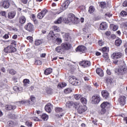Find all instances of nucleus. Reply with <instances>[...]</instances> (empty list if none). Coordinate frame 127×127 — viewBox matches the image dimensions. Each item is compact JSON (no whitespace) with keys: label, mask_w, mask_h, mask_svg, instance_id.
<instances>
[{"label":"nucleus","mask_w":127,"mask_h":127,"mask_svg":"<svg viewBox=\"0 0 127 127\" xmlns=\"http://www.w3.org/2000/svg\"><path fill=\"white\" fill-rule=\"evenodd\" d=\"M105 81L107 84H112V81L111 77H106L105 79Z\"/></svg>","instance_id":"c03bdc74"},{"label":"nucleus","mask_w":127,"mask_h":127,"mask_svg":"<svg viewBox=\"0 0 127 127\" xmlns=\"http://www.w3.org/2000/svg\"><path fill=\"white\" fill-rule=\"evenodd\" d=\"M53 106L50 103H48L46 105L45 107V110L46 112H47V113H49V114H50L51 112H52V108Z\"/></svg>","instance_id":"a211bd4d"},{"label":"nucleus","mask_w":127,"mask_h":127,"mask_svg":"<svg viewBox=\"0 0 127 127\" xmlns=\"http://www.w3.org/2000/svg\"><path fill=\"white\" fill-rule=\"evenodd\" d=\"M5 110L7 111H12V110H15L16 109V106L11 105H6L5 106Z\"/></svg>","instance_id":"393cba45"},{"label":"nucleus","mask_w":127,"mask_h":127,"mask_svg":"<svg viewBox=\"0 0 127 127\" xmlns=\"http://www.w3.org/2000/svg\"><path fill=\"white\" fill-rule=\"evenodd\" d=\"M30 18H31V20H32V21L34 22V24H35V25L38 24V23H39L38 20L37 19H36V16H35V14H32L30 16Z\"/></svg>","instance_id":"bb28decb"},{"label":"nucleus","mask_w":127,"mask_h":127,"mask_svg":"<svg viewBox=\"0 0 127 127\" xmlns=\"http://www.w3.org/2000/svg\"><path fill=\"white\" fill-rule=\"evenodd\" d=\"M101 102V97L99 95L95 94L92 97V104H99Z\"/></svg>","instance_id":"0eeeda50"},{"label":"nucleus","mask_w":127,"mask_h":127,"mask_svg":"<svg viewBox=\"0 0 127 127\" xmlns=\"http://www.w3.org/2000/svg\"><path fill=\"white\" fill-rule=\"evenodd\" d=\"M127 98L125 96H120L118 99V102L120 105L123 107L126 105V100Z\"/></svg>","instance_id":"f3484780"},{"label":"nucleus","mask_w":127,"mask_h":127,"mask_svg":"<svg viewBox=\"0 0 127 127\" xmlns=\"http://www.w3.org/2000/svg\"><path fill=\"white\" fill-rule=\"evenodd\" d=\"M80 102L82 105H87V99L85 98L84 97H82L80 98Z\"/></svg>","instance_id":"f704fd0d"},{"label":"nucleus","mask_w":127,"mask_h":127,"mask_svg":"<svg viewBox=\"0 0 127 127\" xmlns=\"http://www.w3.org/2000/svg\"><path fill=\"white\" fill-rule=\"evenodd\" d=\"M16 14V11H12L8 13L7 17L8 18H9V19H12V18H14V17L15 16Z\"/></svg>","instance_id":"4be33fe9"},{"label":"nucleus","mask_w":127,"mask_h":127,"mask_svg":"<svg viewBox=\"0 0 127 127\" xmlns=\"http://www.w3.org/2000/svg\"><path fill=\"white\" fill-rule=\"evenodd\" d=\"M48 12V10L46 9H44L42 11L40 12L39 13L37 14V18L39 19H42L45 16V15L46 13Z\"/></svg>","instance_id":"2eb2a0df"},{"label":"nucleus","mask_w":127,"mask_h":127,"mask_svg":"<svg viewBox=\"0 0 127 127\" xmlns=\"http://www.w3.org/2000/svg\"><path fill=\"white\" fill-rule=\"evenodd\" d=\"M73 106H74L75 109L77 110L78 108L80 107L81 104L79 102H73Z\"/></svg>","instance_id":"58836bf2"},{"label":"nucleus","mask_w":127,"mask_h":127,"mask_svg":"<svg viewBox=\"0 0 127 127\" xmlns=\"http://www.w3.org/2000/svg\"><path fill=\"white\" fill-rule=\"evenodd\" d=\"M10 45L12 46L13 45H16V41L15 40H12L10 43Z\"/></svg>","instance_id":"338daca9"},{"label":"nucleus","mask_w":127,"mask_h":127,"mask_svg":"<svg viewBox=\"0 0 127 127\" xmlns=\"http://www.w3.org/2000/svg\"><path fill=\"white\" fill-rule=\"evenodd\" d=\"M24 28L29 32H32L34 30V26L31 23H28L24 26Z\"/></svg>","instance_id":"9b49d317"},{"label":"nucleus","mask_w":127,"mask_h":127,"mask_svg":"<svg viewBox=\"0 0 127 127\" xmlns=\"http://www.w3.org/2000/svg\"><path fill=\"white\" fill-rule=\"evenodd\" d=\"M120 15H121V16H123V17L127 16V12L125 10H123L120 13Z\"/></svg>","instance_id":"603ef678"},{"label":"nucleus","mask_w":127,"mask_h":127,"mask_svg":"<svg viewBox=\"0 0 127 127\" xmlns=\"http://www.w3.org/2000/svg\"><path fill=\"white\" fill-rule=\"evenodd\" d=\"M82 98V95L80 94H75L74 95V99L75 100H80Z\"/></svg>","instance_id":"864d4df0"},{"label":"nucleus","mask_w":127,"mask_h":127,"mask_svg":"<svg viewBox=\"0 0 127 127\" xmlns=\"http://www.w3.org/2000/svg\"><path fill=\"white\" fill-rule=\"evenodd\" d=\"M67 86V84L66 82H60L58 84V89H62V88H64Z\"/></svg>","instance_id":"c756f323"},{"label":"nucleus","mask_w":127,"mask_h":127,"mask_svg":"<svg viewBox=\"0 0 127 127\" xmlns=\"http://www.w3.org/2000/svg\"><path fill=\"white\" fill-rule=\"evenodd\" d=\"M110 27L112 28L113 31H117L119 29V26L117 25L111 24Z\"/></svg>","instance_id":"473e14b6"},{"label":"nucleus","mask_w":127,"mask_h":127,"mask_svg":"<svg viewBox=\"0 0 127 127\" xmlns=\"http://www.w3.org/2000/svg\"><path fill=\"white\" fill-rule=\"evenodd\" d=\"M124 54L119 52L116 53H113V54L112 55V57L114 60H115V59H120V58H122V57H123Z\"/></svg>","instance_id":"ddd939ff"},{"label":"nucleus","mask_w":127,"mask_h":127,"mask_svg":"<svg viewBox=\"0 0 127 127\" xmlns=\"http://www.w3.org/2000/svg\"><path fill=\"white\" fill-rule=\"evenodd\" d=\"M58 34H55L53 31H50L47 37L48 40L50 41H54L56 39Z\"/></svg>","instance_id":"39448f33"},{"label":"nucleus","mask_w":127,"mask_h":127,"mask_svg":"<svg viewBox=\"0 0 127 127\" xmlns=\"http://www.w3.org/2000/svg\"><path fill=\"white\" fill-rule=\"evenodd\" d=\"M46 92L48 95H52V94H53V89H52V88H48L46 90Z\"/></svg>","instance_id":"de8ad7c7"},{"label":"nucleus","mask_w":127,"mask_h":127,"mask_svg":"<svg viewBox=\"0 0 127 127\" xmlns=\"http://www.w3.org/2000/svg\"><path fill=\"white\" fill-rule=\"evenodd\" d=\"M3 38L4 39H8L9 38V32H8L7 34H5L3 36Z\"/></svg>","instance_id":"bf43d9fd"},{"label":"nucleus","mask_w":127,"mask_h":127,"mask_svg":"<svg viewBox=\"0 0 127 127\" xmlns=\"http://www.w3.org/2000/svg\"><path fill=\"white\" fill-rule=\"evenodd\" d=\"M62 17H59L56 21H55L54 23L56 24H59L60 23H61L62 22Z\"/></svg>","instance_id":"ea45409f"},{"label":"nucleus","mask_w":127,"mask_h":127,"mask_svg":"<svg viewBox=\"0 0 127 127\" xmlns=\"http://www.w3.org/2000/svg\"><path fill=\"white\" fill-rule=\"evenodd\" d=\"M16 48L11 45L8 46L3 49L4 52L7 54L14 53L16 52Z\"/></svg>","instance_id":"20e7f679"},{"label":"nucleus","mask_w":127,"mask_h":127,"mask_svg":"<svg viewBox=\"0 0 127 127\" xmlns=\"http://www.w3.org/2000/svg\"><path fill=\"white\" fill-rule=\"evenodd\" d=\"M42 44V41L41 40H36L35 41V45L36 46H38L39 45H41Z\"/></svg>","instance_id":"4c0bfd02"},{"label":"nucleus","mask_w":127,"mask_h":127,"mask_svg":"<svg viewBox=\"0 0 127 127\" xmlns=\"http://www.w3.org/2000/svg\"><path fill=\"white\" fill-rule=\"evenodd\" d=\"M70 4V1L69 0H67L63 4V10H65V9H67L68 8V6Z\"/></svg>","instance_id":"cd10ccee"},{"label":"nucleus","mask_w":127,"mask_h":127,"mask_svg":"<svg viewBox=\"0 0 127 127\" xmlns=\"http://www.w3.org/2000/svg\"><path fill=\"white\" fill-rule=\"evenodd\" d=\"M8 72L10 75H15L16 71L14 69H10L8 70Z\"/></svg>","instance_id":"8fccbe9b"},{"label":"nucleus","mask_w":127,"mask_h":127,"mask_svg":"<svg viewBox=\"0 0 127 127\" xmlns=\"http://www.w3.org/2000/svg\"><path fill=\"white\" fill-rule=\"evenodd\" d=\"M68 82L71 84V85L74 86H80V85H81V81L76 78V77L73 75L68 77Z\"/></svg>","instance_id":"7ed1b4c3"},{"label":"nucleus","mask_w":127,"mask_h":127,"mask_svg":"<svg viewBox=\"0 0 127 127\" xmlns=\"http://www.w3.org/2000/svg\"><path fill=\"white\" fill-rule=\"evenodd\" d=\"M60 34H58L57 38H56L54 40L55 43L57 44V45H60L62 43V39L61 38H59Z\"/></svg>","instance_id":"a878e982"},{"label":"nucleus","mask_w":127,"mask_h":127,"mask_svg":"<svg viewBox=\"0 0 127 127\" xmlns=\"http://www.w3.org/2000/svg\"><path fill=\"white\" fill-rule=\"evenodd\" d=\"M55 51L60 54H64L65 53V51L63 47H62V46H58L57 48H56Z\"/></svg>","instance_id":"6ab92c4d"},{"label":"nucleus","mask_w":127,"mask_h":127,"mask_svg":"<svg viewBox=\"0 0 127 127\" xmlns=\"http://www.w3.org/2000/svg\"><path fill=\"white\" fill-rule=\"evenodd\" d=\"M79 65H80L83 68H88L92 65L91 62L87 60H84L79 63Z\"/></svg>","instance_id":"423d86ee"},{"label":"nucleus","mask_w":127,"mask_h":127,"mask_svg":"<svg viewBox=\"0 0 127 127\" xmlns=\"http://www.w3.org/2000/svg\"><path fill=\"white\" fill-rule=\"evenodd\" d=\"M87 111V107L86 106L81 105L77 109V112L79 115H81L83 113H85Z\"/></svg>","instance_id":"dca6fc26"},{"label":"nucleus","mask_w":127,"mask_h":127,"mask_svg":"<svg viewBox=\"0 0 127 127\" xmlns=\"http://www.w3.org/2000/svg\"><path fill=\"white\" fill-rule=\"evenodd\" d=\"M95 11V7L93 6H90L89 7L88 12L89 13H93Z\"/></svg>","instance_id":"79ce46f5"},{"label":"nucleus","mask_w":127,"mask_h":127,"mask_svg":"<svg viewBox=\"0 0 127 127\" xmlns=\"http://www.w3.org/2000/svg\"><path fill=\"white\" fill-rule=\"evenodd\" d=\"M98 44L100 46H103L104 45V43L103 40H100L98 41Z\"/></svg>","instance_id":"e2e57ef3"},{"label":"nucleus","mask_w":127,"mask_h":127,"mask_svg":"<svg viewBox=\"0 0 127 127\" xmlns=\"http://www.w3.org/2000/svg\"><path fill=\"white\" fill-rule=\"evenodd\" d=\"M122 40H121V39H117L116 41H115V44L116 46H121V44H122Z\"/></svg>","instance_id":"72a5a7b5"},{"label":"nucleus","mask_w":127,"mask_h":127,"mask_svg":"<svg viewBox=\"0 0 127 127\" xmlns=\"http://www.w3.org/2000/svg\"><path fill=\"white\" fill-rule=\"evenodd\" d=\"M26 126H27L28 127H32V122H29L28 121H26L25 122Z\"/></svg>","instance_id":"4d7b16f0"},{"label":"nucleus","mask_w":127,"mask_h":127,"mask_svg":"<svg viewBox=\"0 0 127 127\" xmlns=\"http://www.w3.org/2000/svg\"><path fill=\"white\" fill-rule=\"evenodd\" d=\"M101 95L103 99H108L109 96H110V93L108 90H104L101 91Z\"/></svg>","instance_id":"412c9836"},{"label":"nucleus","mask_w":127,"mask_h":127,"mask_svg":"<svg viewBox=\"0 0 127 127\" xmlns=\"http://www.w3.org/2000/svg\"><path fill=\"white\" fill-rule=\"evenodd\" d=\"M116 38H117V36L114 34L110 35V37H108L109 40H115Z\"/></svg>","instance_id":"e433bc0d"},{"label":"nucleus","mask_w":127,"mask_h":127,"mask_svg":"<svg viewBox=\"0 0 127 127\" xmlns=\"http://www.w3.org/2000/svg\"><path fill=\"white\" fill-rule=\"evenodd\" d=\"M96 73L100 77H104V70L101 68H97L96 70Z\"/></svg>","instance_id":"5701e85b"},{"label":"nucleus","mask_w":127,"mask_h":127,"mask_svg":"<svg viewBox=\"0 0 127 127\" xmlns=\"http://www.w3.org/2000/svg\"><path fill=\"white\" fill-rule=\"evenodd\" d=\"M18 22L20 25H23L26 22V18L24 16H21L18 19Z\"/></svg>","instance_id":"aec40b11"},{"label":"nucleus","mask_w":127,"mask_h":127,"mask_svg":"<svg viewBox=\"0 0 127 127\" xmlns=\"http://www.w3.org/2000/svg\"><path fill=\"white\" fill-rule=\"evenodd\" d=\"M35 64L36 65H41L42 64V62L39 60H38L35 61Z\"/></svg>","instance_id":"13d9d810"},{"label":"nucleus","mask_w":127,"mask_h":127,"mask_svg":"<svg viewBox=\"0 0 127 127\" xmlns=\"http://www.w3.org/2000/svg\"><path fill=\"white\" fill-rule=\"evenodd\" d=\"M13 89L14 90V91H15V92H18V91H19V87L15 86L13 87Z\"/></svg>","instance_id":"0e129e2a"},{"label":"nucleus","mask_w":127,"mask_h":127,"mask_svg":"<svg viewBox=\"0 0 127 127\" xmlns=\"http://www.w3.org/2000/svg\"><path fill=\"white\" fill-rule=\"evenodd\" d=\"M55 111L56 113H61L63 112V109L60 107H56L55 109Z\"/></svg>","instance_id":"a19ab883"},{"label":"nucleus","mask_w":127,"mask_h":127,"mask_svg":"<svg viewBox=\"0 0 127 127\" xmlns=\"http://www.w3.org/2000/svg\"><path fill=\"white\" fill-rule=\"evenodd\" d=\"M123 6L124 7H126L127 6V0H126L125 1H124V2L123 3Z\"/></svg>","instance_id":"774afa93"},{"label":"nucleus","mask_w":127,"mask_h":127,"mask_svg":"<svg viewBox=\"0 0 127 127\" xmlns=\"http://www.w3.org/2000/svg\"><path fill=\"white\" fill-rule=\"evenodd\" d=\"M125 72H127V68L126 67V65H125L120 66V67L117 68L116 70V72L118 73L119 75L120 74L123 75V74H124V73Z\"/></svg>","instance_id":"1a4fd4ad"},{"label":"nucleus","mask_w":127,"mask_h":127,"mask_svg":"<svg viewBox=\"0 0 127 127\" xmlns=\"http://www.w3.org/2000/svg\"><path fill=\"white\" fill-rule=\"evenodd\" d=\"M64 39L66 41H70L71 40V37H70V34L69 33H66L64 34Z\"/></svg>","instance_id":"2f4dec72"},{"label":"nucleus","mask_w":127,"mask_h":127,"mask_svg":"<svg viewBox=\"0 0 127 127\" xmlns=\"http://www.w3.org/2000/svg\"><path fill=\"white\" fill-rule=\"evenodd\" d=\"M99 6H101V8H105L107 5V3L105 1H101L100 2H99Z\"/></svg>","instance_id":"c9c22d12"},{"label":"nucleus","mask_w":127,"mask_h":127,"mask_svg":"<svg viewBox=\"0 0 127 127\" xmlns=\"http://www.w3.org/2000/svg\"><path fill=\"white\" fill-rule=\"evenodd\" d=\"M52 28L56 32H59L60 31V28H59V27L57 26H53Z\"/></svg>","instance_id":"49530a36"},{"label":"nucleus","mask_w":127,"mask_h":127,"mask_svg":"<svg viewBox=\"0 0 127 127\" xmlns=\"http://www.w3.org/2000/svg\"><path fill=\"white\" fill-rule=\"evenodd\" d=\"M111 103L109 102H103L100 105L101 110L99 112L100 115H104L107 112L106 109H110L111 108Z\"/></svg>","instance_id":"f03ea898"},{"label":"nucleus","mask_w":127,"mask_h":127,"mask_svg":"<svg viewBox=\"0 0 127 127\" xmlns=\"http://www.w3.org/2000/svg\"><path fill=\"white\" fill-rule=\"evenodd\" d=\"M101 30H106L108 28V24L106 22H102L100 25Z\"/></svg>","instance_id":"b1692460"},{"label":"nucleus","mask_w":127,"mask_h":127,"mask_svg":"<svg viewBox=\"0 0 127 127\" xmlns=\"http://www.w3.org/2000/svg\"><path fill=\"white\" fill-rule=\"evenodd\" d=\"M41 118L43 121H47L48 120V115L44 114L41 116Z\"/></svg>","instance_id":"37998d69"},{"label":"nucleus","mask_w":127,"mask_h":127,"mask_svg":"<svg viewBox=\"0 0 127 127\" xmlns=\"http://www.w3.org/2000/svg\"><path fill=\"white\" fill-rule=\"evenodd\" d=\"M0 6H2L5 9H7L10 6V0H4L2 2H1Z\"/></svg>","instance_id":"f8f14e48"},{"label":"nucleus","mask_w":127,"mask_h":127,"mask_svg":"<svg viewBox=\"0 0 127 127\" xmlns=\"http://www.w3.org/2000/svg\"><path fill=\"white\" fill-rule=\"evenodd\" d=\"M112 34V32H111V31H107L106 32H105V35H106V36L109 39V37H110V36H111V35Z\"/></svg>","instance_id":"3c124183"},{"label":"nucleus","mask_w":127,"mask_h":127,"mask_svg":"<svg viewBox=\"0 0 127 127\" xmlns=\"http://www.w3.org/2000/svg\"><path fill=\"white\" fill-rule=\"evenodd\" d=\"M27 39L29 40V42H31V43H32L33 41V38L31 36L27 37Z\"/></svg>","instance_id":"680f3d73"},{"label":"nucleus","mask_w":127,"mask_h":127,"mask_svg":"<svg viewBox=\"0 0 127 127\" xmlns=\"http://www.w3.org/2000/svg\"><path fill=\"white\" fill-rule=\"evenodd\" d=\"M61 46L64 48V51L70 50V49L72 48V44L68 42L63 43L61 44Z\"/></svg>","instance_id":"9d476101"},{"label":"nucleus","mask_w":127,"mask_h":127,"mask_svg":"<svg viewBox=\"0 0 127 127\" xmlns=\"http://www.w3.org/2000/svg\"><path fill=\"white\" fill-rule=\"evenodd\" d=\"M53 69L51 67H49L46 69L44 71V74L45 75H50L51 73H52Z\"/></svg>","instance_id":"7c9ffc66"},{"label":"nucleus","mask_w":127,"mask_h":127,"mask_svg":"<svg viewBox=\"0 0 127 127\" xmlns=\"http://www.w3.org/2000/svg\"><path fill=\"white\" fill-rule=\"evenodd\" d=\"M19 103L21 105H24L25 104L29 103V101H28V100H22L21 101H19Z\"/></svg>","instance_id":"5fc2aeb1"},{"label":"nucleus","mask_w":127,"mask_h":127,"mask_svg":"<svg viewBox=\"0 0 127 127\" xmlns=\"http://www.w3.org/2000/svg\"><path fill=\"white\" fill-rule=\"evenodd\" d=\"M66 23H74V24H77L79 23V18L75 16V14L70 13L67 15V19L64 21Z\"/></svg>","instance_id":"f257e3e1"},{"label":"nucleus","mask_w":127,"mask_h":127,"mask_svg":"<svg viewBox=\"0 0 127 127\" xmlns=\"http://www.w3.org/2000/svg\"><path fill=\"white\" fill-rule=\"evenodd\" d=\"M29 79H25L23 81V83L24 84V86H27V84H29Z\"/></svg>","instance_id":"09e8293b"},{"label":"nucleus","mask_w":127,"mask_h":127,"mask_svg":"<svg viewBox=\"0 0 127 127\" xmlns=\"http://www.w3.org/2000/svg\"><path fill=\"white\" fill-rule=\"evenodd\" d=\"M73 106H74V102L73 101H67L65 104V107L68 109H71Z\"/></svg>","instance_id":"c85d7f7f"},{"label":"nucleus","mask_w":127,"mask_h":127,"mask_svg":"<svg viewBox=\"0 0 127 127\" xmlns=\"http://www.w3.org/2000/svg\"><path fill=\"white\" fill-rule=\"evenodd\" d=\"M9 127H14V122L13 121H10L8 124Z\"/></svg>","instance_id":"6e6d98bb"},{"label":"nucleus","mask_w":127,"mask_h":127,"mask_svg":"<svg viewBox=\"0 0 127 127\" xmlns=\"http://www.w3.org/2000/svg\"><path fill=\"white\" fill-rule=\"evenodd\" d=\"M64 92L65 94H70V93H72V89H71V88H67L64 89Z\"/></svg>","instance_id":"a18cd8bd"},{"label":"nucleus","mask_w":127,"mask_h":127,"mask_svg":"<svg viewBox=\"0 0 127 127\" xmlns=\"http://www.w3.org/2000/svg\"><path fill=\"white\" fill-rule=\"evenodd\" d=\"M30 99L31 102H34L35 101V99L36 98H35V97H34V96L31 95L30 98Z\"/></svg>","instance_id":"69168bd1"},{"label":"nucleus","mask_w":127,"mask_h":127,"mask_svg":"<svg viewBox=\"0 0 127 127\" xmlns=\"http://www.w3.org/2000/svg\"><path fill=\"white\" fill-rule=\"evenodd\" d=\"M100 51H102L103 55V56L105 59H109V49L107 47H103L102 49H100Z\"/></svg>","instance_id":"6e6552de"},{"label":"nucleus","mask_w":127,"mask_h":127,"mask_svg":"<svg viewBox=\"0 0 127 127\" xmlns=\"http://www.w3.org/2000/svg\"><path fill=\"white\" fill-rule=\"evenodd\" d=\"M86 50H87V48L83 45H79L75 49V51L76 52H81V53H85Z\"/></svg>","instance_id":"4468645a"},{"label":"nucleus","mask_w":127,"mask_h":127,"mask_svg":"<svg viewBox=\"0 0 127 127\" xmlns=\"http://www.w3.org/2000/svg\"><path fill=\"white\" fill-rule=\"evenodd\" d=\"M6 84H5V83H3V82H1L0 83V88H2V89H4V88H5V87Z\"/></svg>","instance_id":"052dcab7"}]
</instances>
